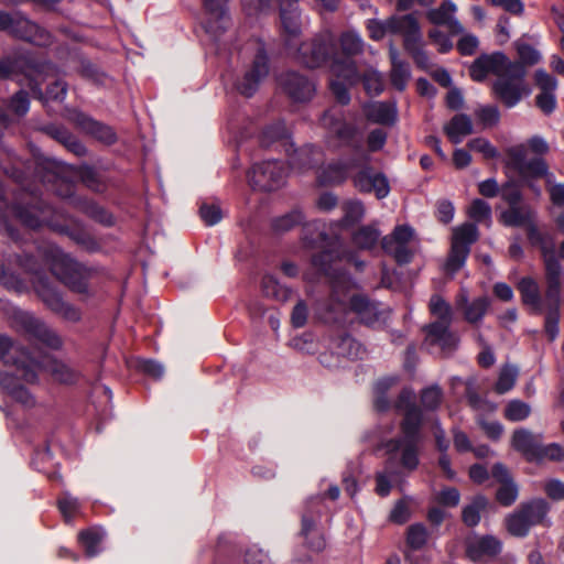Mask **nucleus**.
<instances>
[{
    "mask_svg": "<svg viewBox=\"0 0 564 564\" xmlns=\"http://www.w3.org/2000/svg\"><path fill=\"white\" fill-rule=\"evenodd\" d=\"M311 228L318 231V236L310 238L308 243L323 249L319 254L313 257L312 264L329 279L332 292L327 310L334 314L332 319L340 321L350 311L368 326L376 327L384 324L390 316V310L378 302L370 301L365 295L351 294L357 289L356 281L346 271L334 267L337 259L354 263L357 270H362L365 263L356 259L352 252L340 249L336 229L327 234L325 225L321 223L310 225L306 230L310 231Z\"/></svg>",
    "mask_w": 564,
    "mask_h": 564,
    "instance_id": "1",
    "label": "nucleus"
},
{
    "mask_svg": "<svg viewBox=\"0 0 564 564\" xmlns=\"http://www.w3.org/2000/svg\"><path fill=\"white\" fill-rule=\"evenodd\" d=\"M398 377L379 379L373 388V405L378 412L395 409L403 412L401 422L402 436L388 441V451L401 449V462L409 469H416L419 465V446L421 443L420 427L422 411L415 405V394L411 388H403L394 399Z\"/></svg>",
    "mask_w": 564,
    "mask_h": 564,
    "instance_id": "2",
    "label": "nucleus"
},
{
    "mask_svg": "<svg viewBox=\"0 0 564 564\" xmlns=\"http://www.w3.org/2000/svg\"><path fill=\"white\" fill-rule=\"evenodd\" d=\"M469 72L476 82H482L488 74L496 75L494 93L508 108L514 107L527 94L524 65L511 62L501 52L479 56L471 64Z\"/></svg>",
    "mask_w": 564,
    "mask_h": 564,
    "instance_id": "3",
    "label": "nucleus"
},
{
    "mask_svg": "<svg viewBox=\"0 0 564 564\" xmlns=\"http://www.w3.org/2000/svg\"><path fill=\"white\" fill-rule=\"evenodd\" d=\"M0 360L3 364L15 365L25 382H34L40 370L50 372L56 381L67 384L75 383L79 378L76 369L48 355L42 356L41 360H35L6 335H0Z\"/></svg>",
    "mask_w": 564,
    "mask_h": 564,
    "instance_id": "4",
    "label": "nucleus"
},
{
    "mask_svg": "<svg viewBox=\"0 0 564 564\" xmlns=\"http://www.w3.org/2000/svg\"><path fill=\"white\" fill-rule=\"evenodd\" d=\"M51 64L34 65L25 56L4 57L0 59V77L15 78L21 85H26L33 94L44 102L50 100H64L67 85L63 80H55L47 87L46 94L41 90L42 73L52 69Z\"/></svg>",
    "mask_w": 564,
    "mask_h": 564,
    "instance_id": "5",
    "label": "nucleus"
},
{
    "mask_svg": "<svg viewBox=\"0 0 564 564\" xmlns=\"http://www.w3.org/2000/svg\"><path fill=\"white\" fill-rule=\"evenodd\" d=\"M339 43L346 58L333 59L330 70L334 78L330 80L329 87L337 101L347 105L350 100L348 87L357 84L360 79L356 65L348 57L360 54L365 44L359 33L354 30L343 32Z\"/></svg>",
    "mask_w": 564,
    "mask_h": 564,
    "instance_id": "6",
    "label": "nucleus"
},
{
    "mask_svg": "<svg viewBox=\"0 0 564 564\" xmlns=\"http://www.w3.org/2000/svg\"><path fill=\"white\" fill-rule=\"evenodd\" d=\"M39 256L50 265L52 273L69 290L87 293L93 271L64 253L57 246L45 242L39 247Z\"/></svg>",
    "mask_w": 564,
    "mask_h": 564,
    "instance_id": "7",
    "label": "nucleus"
},
{
    "mask_svg": "<svg viewBox=\"0 0 564 564\" xmlns=\"http://www.w3.org/2000/svg\"><path fill=\"white\" fill-rule=\"evenodd\" d=\"M261 143L264 147L276 145L288 155L290 169L296 173H304L317 165L322 159L321 150L313 145H305L295 149L288 129L282 121L268 126L261 135Z\"/></svg>",
    "mask_w": 564,
    "mask_h": 564,
    "instance_id": "8",
    "label": "nucleus"
},
{
    "mask_svg": "<svg viewBox=\"0 0 564 564\" xmlns=\"http://www.w3.org/2000/svg\"><path fill=\"white\" fill-rule=\"evenodd\" d=\"M550 150L549 143L541 135H533L525 143L516 144L507 150L512 166L524 177H545L551 183L553 174L542 155Z\"/></svg>",
    "mask_w": 564,
    "mask_h": 564,
    "instance_id": "9",
    "label": "nucleus"
},
{
    "mask_svg": "<svg viewBox=\"0 0 564 564\" xmlns=\"http://www.w3.org/2000/svg\"><path fill=\"white\" fill-rule=\"evenodd\" d=\"M430 311L437 321L424 327L426 343L438 346L442 351L451 352L458 344V337L449 330L453 321L451 305L440 295H433L430 300Z\"/></svg>",
    "mask_w": 564,
    "mask_h": 564,
    "instance_id": "10",
    "label": "nucleus"
},
{
    "mask_svg": "<svg viewBox=\"0 0 564 564\" xmlns=\"http://www.w3.org/2000/svg\"><path fill=\"white\" fill-rule=\"evenodd\" d=\"M0 31L39 46L51 43V34L45 29L30 21L18 11H0Z\"/></svg>",
    "mask_w": 564,
    "mask_h": 564,
    "instance_id": "11",
    "label": "nucleus"
},
{
    "mask_svg": "<svg viewBox=\"0 0 564 564\" xmlns=\"http://www.w3.org/2000/svg\"><path fill=\"white\" fill-rule=\"evenodd\" d=\"M476 224L465 223L453 228L451 252L445 263L446 273L454 275L462 269L470 252V247L478 239Z\"/></svg>",
    "mask_w": 564,
    "mask_h": 564,
    "instance_id": "12",
    "label": "nucleus"
},
{
    "mask_svg": "<svg viewBox=\"0 0 564 564\" xmlns=\"http://www.w3.org/2000/svg\"><path fill=\"white\" fill-rule=\"evenodd\" d=\"M248 48L254 52L251 67L245 72L242 78L235 86L239 94L251 97L269 74V59L262 42L251 41L248 43Z\"/></svg>",
    "mask_w": 564,
    "mask_h": 564,
    "instance_id": "13",
    "label": "nucleus"
},
{
    "mask_svg": "<svg viewBox=\"0 0 564 564\" xmlns=\"http://www.w3.org/2000/svg\"><path fill=\"white\" fill-rule=\"evenodd\" d=\"M334 51V37L329 32H323L308 42H303L296 48L295 58L310 68L319 67Z\"/></svg>",
    "mask_w": 564,
    "mask_h": 564,
    "instance_id": "14",
    "label": "nucleus"
},
{
    "mask_svg": "<svg viewBox=\"0 0 564 564\" xmlns=\"http://www.w3.org/2000/svg\"><path fill=\"white\" fill-rule=\"evenodd\" d=\"M15 216L28 228L36 229L43 225L54 230H63L64 228L59 223V219L65 218L64 214L43 203L34 206H18Z\"/></svg>",
    "mask_w": 564,
    "mask_h": 564,
    "instance_id": "15",
    "label": "nucleus"
},
{
    "mask_svg": "<svg viewBox=\"0 0 564 564\" xmlns=\"http://www.w3.org/2000/svg\"><path fill=\"white\" fill-rule=\"evenodd\" d=\"M285 176V169L276 160L256 163L248 174L250 185L264 192L280 188L284 184Z\"/></svg>",
    "mask_w": 564,
    "mask_h": 564,
    "instance_id": "16",
    "label": "nucleus"
},
{
    "mask_svg": "<svg viewBox=\"0 0 564 564\" xmlns=\"http://www.w3.org/2000/svg\"><path fill=\"white\" fill-rule=\"evenodd\" d=\"M33 284L36 293L51 311L68 322L77 323L80 321L82 313L79 308L68 302H65L59 292L45 279L36 275Z\"/></svg>",
    "mask_w": 564,
    "mask_h": 564,
    "instance_id": "17",
    "label": "nucleus"
},
{
    "mask_svg": "<svg viewBox=\"0 0 564 564\" xmlns=\"http://www.w3.org/2000/svg\"><path fill=\"white\" fill-rule=\"evenodd\" d=\"M413 229L408 225H400L390 235L382 238L381 246L398 263H409L413 257Z\"/></svg>",
    "mask_w": 564,
    "mask_h": 564,
    "instance_id": "18",
    "label": "nucleus"
},
{
    "mask_svg": "<svg viewBox=\"0 0 564 564\" xmlns=\"http://www.w3.org/2000/svg\"><path fill=\"white\" fill-rule=\"evenodd\" d=\"M322 512V497L316 496L305 502L302 513L301 534L313 551H321L325 547V540L317 528V519Z\"/></svg>",
    "mask_w": 564,
    "mask_h": 564,
    "instance_id": "19",
    "label": "nucleus"
},
{
    "mask_svg": "<svg viewBox=\"0 0 564 564\" xmlns=\"http://www.w3.org/2000/svg\"><path fill=\"white\" fill-rule=\"evenodd\" d=\"M279 85L294 102L310 101L315 91V83L297 72H286L279 77Z\"/></svg>",
    "mask_w": 564,
    "mask_h": 564,
    "instance_id": "20",
    "label": "nucleus"
},
{
    "mask_svg": "<svg viewBox=\"0 0 564 564\" xmlns=\"http://www.w3.org/2000/svg\"><path fill=\"white\" fill-rule=\"evenodd\" d=\"M18 321L30 337L52 349H59L62 347L63 341L58 334L33 314L22 312L19 314Z\"/></svg>",
    "mask_w": 564,
    "mask_h": 564,
    "instance_id": "21",
    "label": "nucleus"
},
{
    "mask_svg": "<svg viewBox=\"0 0 564 564\" xmlns=\"http://www.w3.org/2000/svg\"><path fill=\"white\" fill-rule=\"evenodd\" d=\"M544 267L546 303L561 304V293L564 288V268L552 254V243H550V254L544 257Z\"/></svg>",
    "mask_w": 564,
    "mask_h": 564,
    "instance_id": "22",
    "label": "nucleus"
},
{
    "mask_svg": "<svg viewBox=\"0 0 564 564\" xmlns=\"http://www.w3.org/2000/svg\"><path fill=\"white\" fill-rule=\"evenodd\" d=\"M229 0H204L203 26L210 36L218 37L229 25L227 3Z\"/></svg>",
    "mask_w": 564,
    "mask_h": 564,
    "instance_id": "23",
    "label": "nucleus"
},
{
    "mask_svg": "<svg viewBox=\"0 0 564 564\" xmlns=\"http://www.w3.org/2000/svg\"><path fill=\"white\" fill-rule=\"evenodd\" d=\"M321 126L328 131L330 135L336 137L340 142L350 144L358 130L354 124L347 123L343 119L340 110L332 108L324 112L321 118Z\"/></svg>",
    "mask_w": 564,
    "mask_h": 564,
    "instance_id": "24",
    "label": "nucleus"
},
{
    "mask_svg": "<svg viewBox=\"0 0 564 564\" xmlns=\"http://www.w3.org/2000/svg\"><path fill=\"white\" fill-rule=\"evenodd\" d=\"M534 80L540 89L535 97V102L539 109L545 115L552 113L557 105L555 90L557 88V80L554 76L546 73L544 69H538L534 74Z\"/></svg>",
    "mask_w": 564,
    "mask_h": 564,
    "instance_id": "25",
    "label": "nucleus"
},
{
    "mask_svg": "<svg viewBox=\"0 0 564 564\" xmlns=\"http://www.w3.org/2000/svg\"><path fill=\"white\" fill-rule=\"evenodd\" d=\"M455 305L463 311L466 322L477 324L485 317L490 306V300L487 296H480L470 302L468 291L462 288L456 295Z\"/></svg>",
    "mask_w": 564,
    "mask_h": 564,
    "instance_id": "26",
    "label": "nucleus"
},
{
    "mask_svg": "<svg viewBox=\"0 0 564 564\" xmlns=\"http://www.w3.org/2000/svg\"><path fill=\"white\" fill-rule=\"evenodd\" d=\"M517 289L521 301L531 314L541 315L546 307V295L542 297L539 283L531 276H523L519 280Z\"/></svg>",
    "mask_w": 564,
    "mask_h": 564,
    "instance_id": "27",
    "label": "nucleus"
},
{
    "mask_svg": "<svg viewBox=\"0 0 564 564\" xmlns=\"http://www.w3.org/2000/svg\"><path fill=\"white\" fill-rule=\"evenodd\" d=\"M355 186L361 192L371 193L381 199L389 195L390 186L387 177L372 171L370 167H365L359 171L354 178Z\"/></svg>",
    "mask_w": 564,
    "mask_h": 564,
    "instance_id": "28",
    "label": "nucleus"
},
{
    "mask_svg": "<svg viewBox=\"0 0 564 564\" xmlns=\"http://www.w3.org/2000/svg\"><path fill=\"white\" fill-rule=\"evenodd\" d=\"M388 28H390V33L403 36L404 47L422 42L421 28L413 14L391 17L388 19Z\"/></svg>",
    "mask_w": 564,
    "mask_h": 564,
    "instance_id": "29",
    "label": "nucleus"
},
{
    "mask_svg": "<svg viewBox=\"0 0 564 564\" xmlns=\"http://www.w3.org/2000/svg\"><path fill=\"white\" fill-rule=\"evenodd\" d=\"M542 442L543 435L541 433H533L528 429L516 430L511 437L513 449L521 453L529 462L535 460Z\"/></svg>",
    "mask_w": 564,
    "mask_h": 564,
    "instance_id": "30",
    "label": "nucleus"
},
{
    "mask_svg": "<svg viewBox=\"0 0 564 564\" xmlns=\"http://www.w3.org/2000/svg\"><path fill=\"white\" fill-rule=\"evenodd\" d=\"M9 366V364H7ZM11 366H13L12 362H10ZM15 367V373H10L8 371H0V386L2 390L11 395L15 401L20 402L24 406H33L35 401L32 394L19 382V377H21L23 380L22 372L18 370V367Z\"/></svg>",
    "mask_w": 564,
    "mask_h": 564,
    "instance_id": "31",
    "label": "nucleus"
},
{
    "mask_svg": "<svg viewBox=\"0 0 564 564\" xmlns=\"http://www.w3.org/2000/svg\"><path fill=\"white\" fill-rule=\"evenodd\" d=\"M369 161V156L367 154H362L359 160H351L348 163L335 162L329 163L325 166L317 175L318 183L321 185H334L339 184L346 180L348 172L359 166L361 163H367Z\"/></svg>",
    "mask_w": 564,
    "mask_h": 564,
    "instance_id": "32",
    "label": "nucleus"
},
{
    "mask_svg": "<svg viewBox=\"0 0 564 564\" xmlns=\"http://www.w3.org/2000/svg\"><path fill=\"white\" fill-rule=\"evenodd\" d=\"M456 10L455 3L446 0L437 9L430 10L427 19L433 24L445 25L452 34H460L464 32V28L455 18Z\"/></svg>",
    "mask_w": 564,
    "mask_h": 564,
    "instance_id": "33",
    "label": "nucleus"
},
{
    "mask_svg": "<svg viewBox=\"0 0 564 564\" xmlns=\"http://www.w3.org/2000/svg\"><path fill=\"white\" fill-rule=\"evenodd\" d=\"M501 551V542L491 535L470 540L467 544V556L474 562H480L487 556H495Z\"/></svg>",
    "mask_w": 564,
    "mask_h": 564,
    "instance_id": "34",
    "label": "nucleus"
},
{
    "mask_svg": "<svg viewBox=\"0 0 564 564\" xmlns=\"http://www.w3.org/2000/svg\"><path fill=\"white\" fill-rule=\"evenodd\" d=\"M536 218V212L527 204L508 207L500 214L499 220L507 227H525Z\"/></svg>",
    "mask_w": 564,
    "mask_h": 564,
    "instance_id": "35",
    "label": "nucleus"
},
{
    "mask_svg": "<svg viewBox=\"0 0 564 564\" xmlns=\"http://www.w3.org/2000/svg\"><path fill=\"white\" fill-rule=\"evenodd\" d=\"M389 54L391 59V85L399 91H402L411 78L410 66L406 62L399 58V52L392 45L390 46Z\"/></svg>",
    "mask_w": 564,
    "mask_h": 564,
    "instance_id": "36",
    "label": "nucleus"
},
{
    "mask_svg": "<svg viewBox=\"0 0 564 564\" xmlns=\"http://www.w3.org/2000/svg\"><path fill=\"white\" fill-rule=\"evenodd\" d=\"M75 121L85 132L105 143L111 144L116 141V134L110 127L94 120L85 113H77Z\"/></svg>",
    "mask_w": 564,
    "mask_h": 564,
    "instance_id": "37",
    "label": "nucleus"
},
{
    "mask_svg": "<svg viewBox=\"0 0 564 564\" xmlns=\"http://www.w3.org/2000/svg\"><path fill=\"white\" fill-rule=\"evenodd\" d=\"M383 447L386 448L387 454H389V459L387 462L384 470L378 473L377 477H376V480H377L376 492L381 497L388 496L391 490V479L394 478V471L392 470V465H393L394 460L399 459L401 466L404 469H406L409 471L413 470V469H409L403 466V464L401 462V449H399L398 452L397 451L389 452L388 451V442H386L383 444Z\"/></svg>",
    "mask_w": 564,
    "mask_h": 564,
    "instance_id": "38",
    "label": "nucleus"
},
{
    "mask_svg": "<svg viewBox=\"0 0 564 564\" xmlns=\"http://www.w3.org/2000/svg\"><path fill=\"white\" fill-rule=\"evenodd\" d=\"M281 24L284 33L289 36L286 45L292 46V40L301 33V19L296 3H289L280 11Z\"/></svg>",
    "mask_w": 564,
    "mask_h": 564,
    "instance_id": "39",
    "label": "nucleus"
},
{
    "mask_svg": "<svg viewBox=\"0 0 564 564\" xmlns=\"http://www.w3.org/2000/svg\"><path fill=\"white\" fill-rule=\"evenodd\" d=\"M444 132L451 142L458 144L473 132V122L465 113L455 115L445 126Z\"/></svg>",
    "mask_w": 564,
    "mask_h": 564,
    "instance_id": "40",
    "label": "nucleus"
},
{
    "mask_svg": "<svg viewBox=\"0 0 564 564\" xmlns=\"http://www.w3.org/2000/svg\"><path fill=\"white\" fill-rule=\"evenodd\" d=\"M368 120L380 124H392L397 119V109L393 104L371 102L365 106Z\"/></svg>",
    "mask_w": 564,
    "mask_h": 564,
    "instance_id": "41",
    "label": "nucleus"
},
{
    "mask_svg": "<svg viewBox=\"0 0 564 564\" xmlns=\"http://www.w3.org/2000/svg\"><path fill=\"white\" fill-rule=\"evenodd\" d=\"M332 349L337 356L347 359L362 358L365 354L361 344L349 335H341L335 338L332 343Z\"/></svg>",
    "mask_w": 564,
    "mask_h": 564,
    "instance_id": "42",
    "label": "nucleus"
},
{
    "mask_svg": "<svg viewBox=\"0 0 564 564\" xmlns=\"http://www.w3.org/2000/svg\"><path fill=\"white\" fill-rule=\"evenodd\" d=\"M105 531L97 527L90 528L79 533L78 540L85 550L86 556L93 557L101 552V543L105 539Z\"/></svg>",
    "mask_w": 564,
    "mask_h": 564,
    "instance_id": "43",
    "label": "nucleus"
},
{
    "mask_svg": "<svg viewBox=\"0 0 564 564\" xmlns=\"http://www.w3.org/2000/svg\"><path fill=\"white\" fill-rule=\"evenodd\" d=\"M519 511L527 519L528 523L533 527L544 520L549 511V505L543 499H535L528 503L521 505Z\"/></svg>",
    "mask_w": 564,
    "mask_h": 564,
    "instance_id": "44",
    "label": "nucleus"
},
{
    "mask_svg": "<svg viewBox=\"0 0 564 564\" xmlns=\"http://www.w3.org/2000/svg\"><path fill=\"white\" fill-rule=\"evenodd\" d=\"M542 314H544V332L549 339L553 341L560 334L561 304L546 303Z\"/></svg>",
    "mask_w": 564,
    "mask_h": 564,
    "instance_id": "45",
    "label": "nucleus"
},
{
    "mask_svg": "<svg viewBox=\"0 0 564 564\" xmlns=\"http://www.w3.org/2000/svg\"><path fill=\"white\" fill-rule=\"evenodd\" d=\"M380 232L372 226H364L352 235V243L360 250H371L379 241Z\"/></svg>",
    "mask_w": 564,
    "mask_h": 564,
    "instance_id": "46",
    "label": "nucleus"
},
{
    "mask_svg": "<svg viewBox=\"0 0 564 564\" xmlns=\"http://www.w3.org/2000/svg\"><path fill=\"white\" fill-rule=\"evenodd\" d=\"M467 216L476 224H485L490 227L492 223V210L490 205L484 199L476 198L468 206Z\"/></svg>",
    "mask_w": 564,
    "mask_h": 564,
    "instance_id": "47",
    "label": "nucleus"
},
{
    "mask_svg": "<svg viewBox=\"0 0 564 564\" xmlns=\"http://www.w3.org/2000/svg\"><path fill=\"white\" fill-rule=\"evenodd\" d=\"M488 501L486 497L479 495L476 496L471 503L463 509V521L468 527H475L480 521V512L487 507Z\"/></svg>",
    "mask_w": 564,
    "mask_h": 564,
    "instance_id": "48",
    "label": "nucleus"
},
{
    "mask_svg": "<svg viewBox=\"0 0 564 564\" xmlns=\"http://www.w3.org/2000/svg\"><path fill=\"white\" fill-rule=\"evenodd\" d=\"M262 290L267 296L274 297L279 301H288L291 295V290L281 285L279 281L270 274L263 276Z\"/></svg>",
    "mask_w": 564,
    "mask_h": 564,
    "instance_id": "49",
    "label": "nucleus"
},
{
    "mask_svg": "<svg viewBox=\"0 0 564 564\" xmlns=\"http://www.w3.org/2000/svg\"><path fill=\"white\" fill-rule=\"evenodd\" d=\"M518 368L511 365H506L500 369L498 380L495 386V390L499 394H503L510 391L517 381Z\"/></svg>",
    "mask_w": 564,
    "mask_h": 564,
    "instance_id": "50",
    "label": "nucleus"
},
{
    "mask_svg": "<svg viewBox=\"0 0 564 564\" xmlns=\"http://www.w3.org/2000/svg\"><path fill=\"white\" fill-rule=\"evenodd\" d=\"M530 413V405L521 400H511L505 409V417L511 422L523 421Z\"/></svg>",
    "mask_w": 564,
    "mask_h": 564,
    "instance_id": "51",
    "label": "nucleus"
},
{
    "mask_svg": "<svg viewBox=\"0 0 564 564\" xmlns=\"http://www.w3.org/2000/svg\"><path fill=\"white\" fill-rule=\"evenodd\" d=\"M506 523L508 531L514 536H525L531 528L519 509L506 519Z\"/></svg>",
    "mask_w": 564,
    "mask_h": 564,
    "instance_id": "52",
    "label": "nucleus"
},
{
    "mask_svg": "<svg viewBox=\"0 0 564 564\" xmlns=\"http://www.w3.org/2000/svg\"><path fill=\"white\" fill-rule=\"evenodd\" d=\"M443 400V391L436 386H430L422 390L421 392V403L424 409L434 411L436 410Z\"/></svg>",
    "mask_w": 564,
    "mask_h": 564,
    "instance_id": "53",
    "label": "nucleus"
},
{
    "mask_svg": "<svg viewBox=\"0 0 564 564\" xmlns=\"http://www.w3.org/2000/svg\"><path fill=\"white\" fill-rule=\"evenodd\" d=\"M303 216L301 212L292 210L291 213L274 218L272 221V228L276 232H284L301 224Z\"/></svg>",
    "mask_w": 564,
    "mask_h": 564,
    "instance_id": "54",
    "label": "nucleus"
},
{
    "mask_svg": "<svg viewBox=\"0 0 564 564\" xmlns=\"http://www.w3.org/2000/svg\"><path fill=\"white\" fill-rule=\"evenodd\" d=\"M408 53L412 56L416 66L423 70H429L432 68L433 63L427 55L426 51L423 48L422 42L413 43L405 47Z\"/></svg>",
    "mask_w": 564,
    "mask_h": 564,
    "instance_id": "55",
    "label": "nucleus"
},
{
    "mask_svg": "<svg viewBox=\"0 0 564 564\" xmlns=\"http://www.w3.org/2000/svg\"><path fill=\"white\" fill-rule=\"evenodd\" d=\"M344 217L341 220L343 226H349L359 221L365 214L364 206L358 200H349L344 205Z\"/></svg>",
    "mask_w": 564,
    "mask_h": 564,
    "instance_id": "56",
    "label": "nucleus"
},
{
    "mask_svg": "<svg viewBox=\"0 0 564 564\" xmlns=\"http://www.w3.org/2000/svg\"><path fill=\"white\" fill-rule=\"evenodd\" d=\"M361 79L368 94L379 95L383 90L382 76L378 70L371 68L365 72Z\"/></svg>",
    "mask_w": 564,
    "mask_h": 564,
    "instance_id": "57",
    "label": "nucleus"
},
{
    "mask_svg": "<svg viewBox=\"0 0 564 564\" xmlns=\"http://www.w3.org/2000/svg\"><path fill=\"white\" fill-rule=\"evenodd\" d=\"M564 458V448L557 443H550L544 445L541 443L540 451L536 454L534 462L562 460Z\"/></svg>",
    "mask_w": 564,
    "mask_h": 564,
    "instance_id": "58",
    "label": "nucleus"
},
{
    "mask_svg": "<svg viewBox=\"0 0 564 564\" xmlns=\"http://www.w3.org/2000/svg\"><path fill=\"white\" fill-rule=\"evenodd\" d=\"M79 508V502L69 492H64L58 499V509L64 516L65 520L69 522L76 514Z\"/></svg>",
    "mask_w": 564,
    "mask_h": 564,
    "instance_id": "59",
    "label": "nucleus"
},
{
    "mask_svg": "<svg viewBox=\"0 0 564 564\" xmlns=\"http://www.w3.org/2000/svg\"><path fill=\"white\" fill-rule=\"evenodd\" d=\"M497 500L503 506H511L518 498V487L510 480L501 484L497 490Z\"/></svg>",
    "mask_w": 564,
    "mask_h": 564,
    "instance_id": "60",
    "label": "nucleus"
},
{
    "mask_svg": "<svg viewBox=\"0 0 564 564\" xmlns=\"http://www.w3.org/2000/svg\"><path fill=\"white\" fill-rule=\"evenodd\" d=\"M427 541V531L423 524H412L408 530V544L413 549L422 547Z\"/></svg>",
    "mask_w": 564,
    "mask_h": 564,
    "instance_id": "61",
    "label": "nucleus"
},
{
    "mask_svg": "<svg viewBox=\"0 0 564 564\" xmlns=\"http://www.w3.org/2000/svg\"><path fill=\"white\" fill-rule=\"evenodd\" d=\"M467 145L471 151L481 153L486 159H494L498 155L496 148L485 138H475Z\"/></svg>",
    "mask_w": 564,
    "mask_h": 564,
    "instance_id": "62",
    "label": "nucleus"
},
{
    "mask_svg": "<svg viewBox=\"0 0 564 564\" xmlns=\"http://www.w3.org/2000/svg\"><path fill=\"white\" fill-rule=\"evenodd\" d=\"M30 108V100L28 94L23 90H19L13 95L10 100L9 109L17 116H24Z\"/></svg>",
    "mask_w": 564,
    "mask_h": 564,
    "instance_id": "63",
    "label": "nucleus"
},
{
    "mask_svg": "<svg viewBox=\"0 0 564 564\" xmlns=\"http://www.w3.org/2000/svg\"><path fill=\"white\" fill-rule=\"evenodd\" d=\"M200 217L208 226H214L223 218L221 209L216 204H203L199 209Z\"/></svg>",
    "mask_w": 564,
    "mask_h": 564,
    "instance_id": "64",
    "label": "nucleus"
}]
</instances>
